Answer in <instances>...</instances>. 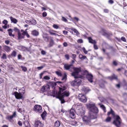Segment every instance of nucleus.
Segmentation results:
<instances>
[{"instance_id":"17","label":"nucleus","mask_w":127,"mask_h":127,"mask_svg":"<svg viewBox=\"0 0 127 127\" xmlns=\"http://www.w3.org/2000/svg\"><path fill=\"white\" fill-rule=\"evenodd\" d=\"M3 48L4 50L7 52H9L11 50L10 48L8 46L4 45Z\"/></svg>"},{"instance_id":"43","label":"nucleus","mask_w":127,"mask_h":127,"mask_svg":"<svg viewBox=\"0 0 127 127\" xmlns=\"http://www.w3.org/2000/svg\"><path fill=\"white\" fill-rule=\"evenodd\" d=\"M111 118L110 117H108L106 119V121L107 122H109L111 120Z\"/></svg>"},{"instance_id":"52","label":"nucleus","mask_w":127,"mask_h":127,"mask_svg":"<svg viewBox=\"0 0 127 127\" xmlns=\"http://www.w3.org/2000/svg\"><path fill=\"white\" fill-rule=\"evenodd\" d=\"M41 54L43 55H45L46 53V52L43 50L41 51Z\"/></svg>"},{"instance_id":"25","label":"nucleus","mask_w":127,"mask_h":127,"mask_svg":"<svg viewBox=\"0 0 127 127\" xmlns=\"http://www.w3.org/2000/svg\"><path fill=\"white\" fill-rule=\"evenodd\" d=\"M71 30L73 31V34L75 35H77L78 34H79V33L78 31L76 29L74 28H72L70 29Z\"/></svg>"},{"instance_id":"38","label":"nucleus","mask_w":127,"mask_h":127,"mask_svg":"<svg viewBox=\"0 0 127 127\" xmlns=\"http://www.w3.org/2000/svg\"><path fill=\"white\" fill-rule=\"evenodd\" d=\"M1 58L3 59H7L6 55L5 53H3Z\"/></svg>"},{"instance_id":"53","label":"nucleus","mask_w":127,"mask_h":127,"mask_svg":"<svg viewBox=\"0 0 127 127\" xmlns=\"http://www.w3.org/2000/svg\"><path fill=\"white\" fill-rule=\"evenodd\" d=\"M96 44H94V47L95 49L97 50L98 49L97 46L96 45Z\"/></svg>"},{"instance_id":"9","label":"nucleus","mask_w":127,"mask_h":127,"mask_svg":"<svg viewBox=\"0 0 127 127\" xmlns=\"http://www.w3.org/2000/svg\"><path fill=\"white\" fill-rule=\"evenodd\" d=\"M69 112V116L71 118L73 119L75 117V111L74 108H72Z\"/></svg>"},{"instance_id":"11","label":"nucleus","mask_w":127,"mask_h":127,"mask_svg":"<svg viewBox=\"0 0 127 127\" xmlns=\"http://www.w3.org/2000/svg\"><path fill=\"white\" fill-rule=\"evenodd\" d=\"M16 115V112H14L11 116H7L6 117V119L8 120L10 122H12L13 121L12 119L13 118V117H15Z\"/></svg>"},{"instance_id":"60","label":"nucleus","mask_w":127,"mask_h":127,"mask_svg":"<svg viewBox=\"0 0 127 127\" xmlns=\"http://www.w3.org/2000/svg\"><path fill=\"white\" fill-rule=\"evenodd\" d=\"M25 22L26 23L29 24H31V21H30V20H26Z\"/></svg>"},{"instance_id":"33","label":"nucleus","mask_w":127,"mask_h":127,"mask_svg":"<svg viewBox=\"0 0 127 127\" xmlns=\"http://www.w3.org/2000/svg\"><path fill=\"white\" fill-rule=\"evenodd\" d=\"M20 91V92L23 94L25 93V89L23 87L21 89H19V92Z\"/></svg>"},{"instance_id":"51","label":"nucleus","mask_w":127,"mask_h":127,"mask_svg":"<svg viewBox=\"0 0 127 127\" xmlns=\"http://www.w3.org/2000/svg\"><path fill=\"white\" fill-rule=\"evenodd\" d=\"M7 21L5 20H4L2 22V23L4 24L5 25H7Z\"/></svg>"},{"instance_id":"44","label":"nucleus","mask_w":127,"mask_h":127,"mask_svg":"<svg viewBox=\"0 0 127 127\" xmlns=\"http://www.w3.org/2000/svg\"><path fill=\"white\" fill-rule=\"evenodd\" d=\"M14 30L15 32H17L18 33L20 32V30L16 27H15L14 28Z\"/></svg>"},{"instance_id":"59","label":"nucleus","mask_w":127,"mask_h":127,"mask_svg":"<svg viewBox=\"0 0 127 127\" xmlns=\"http://www.w3.org/2000/svg\"><path fill=\"white\" fill-rule=\"evenodd\" d=\"M47 14L46 12H44L42 13V15L43 17H45L46 16Z\"/></svg>"},{"instance_id":"48","label":"nucleus","mask_w":127,"mask_h":127,"mask_svg":"<svg viewBox=\"0 0 127 127\" xmlns=\"http://www.w3.org/2000/svg\"><path fill=\"white\" fill-rule=\"evenodd\" d=\"M77 42L78 43H83V40L81 39H79L77 40Z\"/></svg>"},{"instance_id":"40","label":"nucleus","mask_w":127,"mask_h":127,"mask_svg":"<svg viewBox=\"0 0 127 127\" xmlns=\"http://www.w3.org/2000/svg\"><path fill=\"white\" fill-rule=\"evenodd\" d=\"M16 52L15 51H13L11 55L12 56L15 57L16 56Z\"/></svg>"},{"instance_id":"23","label":"nucleus","mask_w":127,"mask_h":127,"mask_svg":"<svg viewBox=\"0 0 127 127\" xmlns=\"http://www.w3.org/2000/svg\"><path fill=\"white\" fill-rule=\"evenodd\" d=\"M111 114L112 115L113 117L116 115H115L114 112L111 108H110V111L108 112L107 115H108L109 116Z\"/></svg>"},{"instance_id":"34","label":"nucleus","mask_w":127,"mask_h":127,"mask_svg":"<svg viewBox=\"0 0 127 127\" xmlns=\"http://www.w3.org/2000/svg\"><path fill=\"white\" fill-rule=\"evenodd\" d=\"M56 74L58 76L61 77L62 76V75L61 72L60 71H57L55 72Z\"/></svg>"},{"instance_id":"39","label":"nucleus","mask_w":127,"mask_h":127,"mask_svg":"<svg viewBox=\"0 0 127 127\" xmlns=\"http://www.w3.org/2000/svg\"><path fill=\"white\" fill-rule=\"evenodd\" d=\"M50 79V78L47 76H45L42 79H45L46 80H48Z\"/></svg>"},{"instance_id":"4","label":"nucleus","mask_w":127,"mask_h":127,"mask_svg":"<svg viewBox=\"0 0 127 127\" xmlns=\"http://www.w3.org/2000/svg\"><path fill=\"white\" fill-rule=\"evenodd\" d=\"M69 95V93L68 91H65L58 98L61 101V103H64L65 101L64 100V97H68Z\"/></svg>"},{"instance_id":"3","label":"nucleus","mask_w":127,"mask_h":127,"mask_svg":"<svg viewBox=\"0 0 127 127\" xmlns=\"http://www.w3.org/2000/svg\"><path fill=\"white\" fill-rule=\"evenodd\" d=\"M114 118V120L113 122V124L117 127H120L122 120L120 116L116 115Z\"/></svg>"},{"instance_id":"57","label":"nucleus","mask_w":127,"mask_h":127,"mask_svg":"<svg viewBox=\"0 0 127 127\" xmlns=\"http://www.w3.org/2000/svg\"><path fill=\"white\" fill-rule=\"evenodd\" d=\"M18 124L20 126H22V122L20 121H19L18 122Z\"/></svg>"},{"instance_id":"8","label":"nucleus","mask_w":127,"mask_h":127,"mask_svg":"<svg viewBox=\"0 0 127 127\" xmlns=\"http://www.w3.org/2000/svg\"><path fill=\"white\" fill-rule=\"evenodd\" d=\"M79 99L83 102H85L87 101V99L85 96L82 94H79L78 96Z\"/></svg>"},{"instance_id":"13","label":"nucleus","mask_w":127,"mask_h":127,"mask_svg":"<svg viewBox=\"0 0 127 127\" xmlns=\"http://www.w3.org/2000/svg\"><path fill=\"white\" fill-rule=\"evenodd\" d=\"M34 126L35 127H43V124L39 120H37L35 121Z\"/></svg>"},{"instance_id":"35","label":"nucleus","mask_w":127,"mask_h":127,"mask_svg":"<svg viewBox=\"0 0 127 127\" xmlns=\"http://www.w3.org/2000/svg\"><path fill=\"white\" fill-rule=\"evenodd\" d=\"M99 104L100 106V107L102 108L105 112H106V108L103 105H101L100 104Z\"/></svg>"},{"instance_id":"64","label":"nucleus","mask_w":127,"mask_h":127,"mask_svg":"<svg viewBox=\"0 0 127 127\" xmlns=\"http://www.w3.org/2000/svg\"><path fill=\"white\" fill-rule=\"evenodd\" d=\"M63 45L64 47H66L67 46V44L66 42H64L63 43Z\"/></svg>"},{"instance_id":"24","label":"nucleus","mask_w":127,"mask_h":127,"mask_svg":"<svg viewBox=\"0 0 127 127\" xmlns=\"http://www.w3.org/2000/svg\"><path fill=\"white\" fill-rule=\"evenodd\" d=\"M8 32L9 35L10 36L14 37V35L12 34V32H13L12 30L11 29H9L7 30Z\"/></svg>"},{"instance_id":"7","label":"nucleus","mask_w":127,"mask_h":127,"mask_svg":"<svg viewBox=\"0 0 127 127\" xmlns=\"http://www.w3.org/2000/svg\"><path fill=\"white\" fill-rule=\"evenodd\" d=\"M33 110L35 112L38 113H40L42 112V107L40 105H35L34 106Z\"/></svg>"},{"instance_id":"26","label":"nucleus","mask_w":127,"mask_h":127,"mask_svg":"<svg viewBox=\"0 0 127 127\" xmlns=\"http://www.w3.org/2000/svg\"><path fill=\"white\" fill-rule=\"evenodd\" d=\"M46 113V112L44 111L41 115V117L43 120H45Z\"/></svg>"},{"instance_id":"29","label":"nucleus","mask_w":127,"mask_h":127,"mask_svg":"<svg viewBox=\"0 0 127 127\" xmlns=\"http://www.w3.org/2000/svg\"><path fill=\"white\" fill-rule=\"evenodd\" d=\"M77 115H78L79 116H82L83 115H84L85 113L84 111L82 110V111H80V112H77Z\"/></svg>"},{"instance_id":"20","label":"nucleus","mask_w":127,"mask_h":127,"mask_svg":"<svg viewBox=\"0 0 127 127\" xmlns=\"http://www.w3.org/2000/svg\"><path fill=\"white\" fill-rule=\"evenodd\" d=\"M106 78H108L111 80H112L114 79H117V77L116 76L113 74L112 76H109Z\"/></svg>"},{"instance_id":"45","label":"nucleus","mask_w":127,"mask_h":127,"mask_svg":"<svg viewBox=\"0 0 127 127\" xmlns=\"http://www.w3.org/2000/svg\"><path fill=\"white\" fill-rule=\"evenodd\" d=\"M53 27L54 28L57 29H58L59 28L58 25L56 24H54L53 26Z\"/></svg>"},{"instance_id":"16","label":"nucleus","mask_w":127,"mask_h":127,"mask_svg":"<svg viewBox=\"0 0 127 127\" xmlns=\"http://www.w3.org/2000/svg\"><path fill=\"white\" fill-rule=\"evenodd\" d=\"M42 37L44 40L46 42H49V39L51 37V36H49L47 35L44 34L42 35Z\"/></svg>"},{"instance_id":"50","label":"nucleus","mask_w":127,"mask_h":127,"mask_svg":"<svg viewBox=\"0 0 127 127\" xmlns=\"http://www.w3.org/2000/svg\"><path fill=\"white\" fill-rule=\"evenodd\" d=\"M24 32H22V33H21V34H22V35L23 36V37H24V36L25 35H26V33H27V31L26 30Z\"/></svg>"},{"instance_id":"49","label":"nucleus","mask_w":127,"mask_h":127,"mask_svg":"<svg viewBox=\"0 0 127 127\" xmlns=\"http://www.w3.org/2000/svg\"><path fill=\"white\" fill-rule=\"evenodd\" d=\"M72 58L74 60H75V59L76 57V55L74 54H72Z\"/></svg>"},{"instance_id":"36","label":"nucleus","mask_w":127,"mask_h":127,"mask_svg":"<svg viewBox=\"0 0 127 127\" xmlns=\"http://www.w3.org/2000/svg\"><path fill=\"white\" fill-rule=\"evenodd\" d=\"M67 79V75L66 73H64V76H63V78L62 79V80H66Z\"/></svg>"},{"instance_id":"5","label":"nucleus","mask_w":127,"mask_h":127,"mask_svg":"<svg viewBox=\"0 0 127 127\" xmlns=\"http://www.w3.org/2000/svg\"><path fill=\"white\" fill-rule=\"evenodd\" d=\"M84 73L82 75H85L86 77L88 80L91 83L93 82V76L92 74L89 73L88 71L86 70H85L84 71H82Z\"/></svg>"},{"instance_id":"22","label":"nucleus","mask_w":127,"mask_h":127,"mask_svg":"<svg viewBox=\"0 0 127 127\" xmlns=\"http://www.w3.org/2000/svg\"><path fill=\"white\" fill-rule=\"evenodd\" d=\"M25 127H31L29 122L28 121H25L23 123Z\"/></svg>"},{"instance_id":"32","label":"nucleus","mask_w":127,"mask_h":127,"mask_svg":"<svg viewBox=\"0 0 127 127\" xmlns=\"http://www.w3.org/2000/svg\"><path fill=\"white\" fill-rule=\"evenodd\" d=\"M60 125V122L58 121H56L55 123V126L56 127H59Z\"/></svg>"},{"instance_id":"12","label":"nucleus","mask_w":127,"mask_h":127,"mask_svg":"<svg viewBox=\"0 0 127 127\" xmlns=\"http://www.w3.org/2000/svg\"><path fill=\"white\" fill-rule=\"evenodd\" d=\"M22 94L20 92L18 93L17 92H14V95L16 98L18 99H22L23 97Z\"/></svg>"},{"instance_id":"28","label":"nucleus","mask_w":127,"mask_h":127,"mask_svg":"<svg viewBox=\"0 0 127 127\" xmlns=\"http://www.w3.org/2000/svg\"><path fill=\"white\" fill-rule=\"evenodd\" d=\"M102 31L103 32L102 33V35L107 37H108L109 36V34L106 32L104 30H102Z\"/></svg>"},{"instance_id":"62","label":"nucleus","mask_w":127,"mask_h":127,"mask_svg":"<svg viewBox=\"0 0 127 127\" xmlns=\"http://www.w3.org/2000/svg\"><path fill=\"white\" fill-rule=\"evenodd\" d=\"M50 34L51 35H58L56 33H53V32H50Z\"/></svg>"},{"instance_id":"58","label":"nucleus","mask_w":127,"mask_h":127,"mask_svg":"<svg viewBox=\"0 0 127 127\" xmlns=\"http://www.w3.org/2000/svg\"><path fill=\"white\" fill-rule=\"evenodd\" d=\"M7 66L10 69L12 70L13 69V68L10 65V64H8Z\"/></svg>"},{"instance_id":"21","label":"nucleus","mask_w":127,"mask_h":127,"mask_svg":"<svg viewBox=\"0 0 127 127\" xmlns=\"http://www.w3.org/2000/svg\"><path fill=\"white\" fill-rule=\"evenodd\" d=\"M31 33L34 36H37L39 35V33L38 31L36 30H34Z\"/></svg>"},{"instance_id":"19","label":"nucleus","mask_w":127,"mask_h":127,"mask_svg":"<svg viewBox=\"0 0 127 127\" xmlns=\"http://www.w3.org/2000/svg\"><path fill=\"white\" fill-rule=\"evenodd\" d=\"M106 83V82L105 81L101 80L99 82V85L101 88H104L105 87L104 83Z\"/></svg>"},{"instance_id":"61","label":"nucleus","mask_w":127,"mask_h":127,"mask_svg":"<svg viewBox=\"0 0 127 127\" xmlns=\"http://www.w3.org/2000/svg\"><path fill=\"white\" fill-rule=\"evenodd\" d=\"M83 90L85 92H87L89 91L88 90V88H83Z\"/></svg>"},{"instance_id":"10","label":"nucleus","mask_w":127,"mask_h":127,"mask_svg":"<svg viewBox=\"0 0 127 127\" xmlns=\"http://www.w3.org/2000/svg\"><path fill=\"white\" fill-rule=\"evenodd\" d=\"M64 69L66 70H68L69 71H72L73 66L72 64H64Z\"/></svg>"},{"instance_id":"15","label":"nucleus","mask_w":127,"mask_h":127,"mask_svg":"<svg viewBox=\"0 0 127 127\" xmlns=\"http://www.w3.org/2000/svg\"><path fill=\"white\" fill-rule=\"evenodd\" d=\"M49 44L48 45V47H52L54 44L55 43L53 39V38L51 37L49 40Z\"/></svg>"},{"instance_id":"46","label":"nucleus","mask_w":127,"mask_h":127,"mask_svg":"<svg viewBox=\"0 0 127 127\" xmlns=\"http://www.w3.org/2000/svg\"><path fill=\"white\" fill-rule=\"evenodd\" d=\"M82 49L83 51L84 52L85 54H87L88 53V51L86 50L85 48L84 47H83L82 48Z\"/></svg>"},{"instance_id":"1","label":"nucleus","mask_w":127,"mask_h":127,"mask_svg":"<svg viewBox=\"0 0 127 127\" xmlns=\"http://www.w3.org/2000/svg\"><path fill=\"white\" fill-rule=\"evenodd\" d=\"M87 108L90 111L88 117L84 116L82 118L84 123L86 125H89L91 122V120L96 118V113L98 112V110L95 106L94 103H89L87 104Z\"/></svg>"},{"instance_id":"42","label":"nucleus","mask_w":127,"mask_h":127,"mask_svg":"<svg viewBox=\"0 0 127 127\" xmlns=\"http://www.w3.org/2000/svg\"><path fill=\"white\" fill-rule=\"evenodd\" d=\"M31 21V24L33 25H35L36 24V21L35 20H32Z\"/></svg>"},{"instance_id":"47","label":"nucleus","mask_w":127,"mask_h":127,"mask_svg":"<svg viewBox=\"0 0 127 127\" xmlns=\"http://www.w3.org/2000/svg\"><path fill=\"white\" fill-rule=\"evenodd\" d=\"M62 20L65 22H67V20L64 17H62Z\"/></svg>"},{"instance_id":"37","label":"nucleus","mask_w":127,"mask_h":127,"mask_svg":"<svg viewBox=\"0 0 127 127\" xmlns=\"http://www.w3.org/2000/svg\"><path fill=\"white\" fill-rule=\"evenodd\" d=\"M21 68L22 69V70L23 71H24V72L26 71L27 69L26 67L23 66H21Z\"/></svg>"},{"instance_id":"14","label":"nucleus","mask_w":127,"mask_h":127,"mask_svg":"<svg viewBox=\"0 0 127 127\" xmlns=\"http://www.w3.org/2000/svg\"><path fill=\"white\" fill-rule=\"evenodd\" d=\"M41 91L43 92L49 91L50 90V87L49 85H46L43 86L41 89Z\"/></svg>"},{"instance_id":"2","label":"nucleus","mask_w":127,"mask_h":127,"mask_svg":"<svg viewBox=\"0 0 127 127\" xmlns=\"http://www.w3.org/2000/svg\"><path fill=\"white\" fill-rule=\"evenodd\" d=\"M73 69L74 70V71L72 72L71 75L75 78L79 77L78 76L79 73L81 72L82 75V74L84 73V72L82 71H84V70L82 71L81 68L80 67L77 68L73 67Z\"/></svg>"},{"instance_id":"56","label":"nucleus","mask_w":127,"mask_h":127,"mask_svg":"<svg viewBox=\"0 0 127 127\" xmlns=\"http://www.w3.org/2000/svg\"><path fill=\"white\" fill-rule=\"evenodd\" d=\"M114 2V1L112 0H109L108 1V3L110 4H113Z\"/></svg>"},{"instance_id":"54","label":"nucleus","mask_w":127,"mask_h":127,"mask_svg":"<svg viewBox=\"0 0 127 127\" xmlns=\"http://www.w3.org/2000/svg\"><path fill=\"white\" fill-rule=\"evenodd\" d=\"M113 64L115 66H117V63L116 61H114L113 62Z\"/></svg>"},{"instance_id":"31","label":"nucleus","mask_w":127,"mask_h":127,"mask_svg":"<svg viewBox=\"0 0 127 127\" xmlns=\"http://www.w3.org/2000/svg\"><path fill=\"white\" fill-rule=\"evenodd\" d=\"M79 58L81 60H83L87 58L85 56H84L81 54H80L79 55Z\"/></svg>"},{"instance_id":"6","label":"nucleus","mask_w":127,"mask_h":127,"mask_svg":"<svg viewBox=\"0 0 127 127\" xmlns=\"http://www.w3.org/2000/svg\"><path fill=\"white\" fill-rule=\"evenodd\" d=\"M82 77L81 76H80L79 77L75 78V80L72 82L71 85L73 86H79L81 82V81L80 79V78H81Z\"/></svg>"},{"instance_id":"27","label":"nucleus","mask_w":127,"mask_h":127,"mask_svg":"<svg viewBox=\"0 0 127 127\" xmlns=\"http://www.w3.org/2000/svg\"><path fill=\"white\" fill-rule=\"evenodd\" d=\"M11 22L15 24H16L18 22L17 19L11 16L10 17Z\"/></svg>"},{"instance_id":"18","label":"nucleus","mask_w":127,"mask_h":127,"mask_svg":"<svg viewBox=\"0 0 127 127\" xmlns=\"http://www.w3.org/2000/svg\"><path fill=\"white\" fill-rule=\"evenodd\" d=\"M89 42L90 43L92 44H96V42L95 40L93 39L91 37H89L88 38Z\"/></svg>"},{"instance_id":"30","label":"nucleus","mask_w":127,"mask_h":127,"mask_svg":"<svg viewBox=\"0 0 127 127\" xmlns=\"http://www.w3.org/2000/svg\"><path fill=\"white\" fill-rule=\"evenodd\" d=\"M18 39H20L22 38H24L23 35H22L21 33L20 32H19L18 33Z\"/></svg>"},{"instance_id":"41","label":"nucleus","mask_w":127,"mask_h":127,"mask_svg":"<svg viewBox=\"0 0 127 127\" xmlns=\"http://www.w3.org/2000/svg\"><path fill=\"white\" fill-rule=\"evenodd\" d=\"M18 59L19 60L22 59L23 60L24 59V58L22 57V56L20 54H19L18 56Z\"/></svg>"},{"instance_id":"55","label":"nucleus","mask_w":127,"mask_h":127,"mask_svg":"<svg viewBox=\"0 0 127 127\" xmlns=\"http://www.w3.org/2000/svg\"><path fill=\"white\" fill-rule=\"evenodd\" d=\"M121 40L122 41H123L124 42H126V40L125 38L124 37H122L121 38Z\"/></svg>"},{"instance_id":"63","label":"nucleus","mask_w":127,"mask_h":127,"mask_svg":"<svg viewBox=\"0 0 127 127\" xmlns=\"http://www.w3.org/2000/svg\"><path fill=\"white\" fill-rule=\"evenodd\" d=\"M65 57L66 58L67 60H68L69 59V56L68 55L66 54L65 55Z\"/></svg>"}]
</instances>
